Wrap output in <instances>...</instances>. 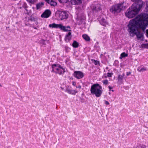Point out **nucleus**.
Returning a JSON list of instances; mask_svg holds the SVG:
<instances>
[{
  "label": "nucleus",
  "instance_id": "1",
  "mask_svg": "<svg viewBox=\"0 0 148 148\" xmlns=\"http://www.w3.org/2000/svg\"><path fill=\"white\" fill-rule=\"evenodd\" d=\"M148 25V14H144L138 15L128 25L129 33L136 35L137 38H143V33Z\"/></svg>",
  "mask_w": 148,
  "mask_h": 148
},
{
  "label": "nucleus",
  "instance_id": "2",
  "mask_svg": "<svg viewBox=\"0 0 148 148\" xmlns=\"http://www.w3.org/2000/svg\"><path fill=\"white\" fill-rule=\"evenodd\" d=\"M142 7V5H138L137 3H134L125 12L126 16L129 18H132L137 15Z\"/></svg>",
  "mask_w": 148,
  "mask_h": 148
},
{
  "label": "nucleus",
  "instance_id": "3",
  "mask_svg": "<svg viewBox=\"0 0 148 148\" xmlns=\"http://www.w3.org/2000/svg\"><path fill=\"white\" fill-rule=\"evenodd\" d=\"M90 91L92 95H95L97 97H99L102 93V87L98 84H95L91 86Z\"/></svg>",
  "mask_w": 148,
  "mask_h": 148
},
{
  "label": "nucleus",
  "instance_id": "4",
  "mask_svg": "<svg viewBox=\"0 0 148 148\" xmlns=\"http://www.w3.org/2000/svg\"><path fill=\"white\" fill-rule=\"evenodd\" d=\"M51 67L52 68V72H54L56 74L61 75L66 72L65 69L59 64H53Z\"/></svg>",
  "mask_w": 148,
  "mask_h": 148
},
{
  "label": "nucleus",
  "instance_id": "5",
  "mask_svg": "<svg viewBox=\"0 0 148 148\" xmlns=\"http://www.w3.org/2000/svg\"><path fill=\"white\" fill-rule=\"evenodd\" d=\"M123 3L122 2L112 6L110 9V11L114 15H117L121 10Z\"/></svg>",
  "mask_w": 148,
  "mask_h": 148
},
{
  "label": "nucleus",
  "instance_id": "6",
  "mask_svg": "<svg viewBox=\"0 0 148 148\" xmlns=\"http://www.w3.org/2000/svg\"><path fill=\"white\" fill-rule=\"evenodd\" d=\"M56 15L59 20L66 19L68 17V14L65 12L60 11H57Z\"/></svg>",
  "mask_w": 148,
  "mask_h": 148
},
{
  "label": "nucleus",
  "instance_id": "7",
  "mask_svg": "<svg viewBox=\"0 0 148 148\" xmlns=\"http://www.w3.org/2000/svg\"><path fill=\"white\" fill-rule=\"evenodd\" d=\"M73 76L78 79L82 78L84 76V73L80 71H75L73 74Z\"/></svg>",
  "mask_w": 148,
  "mask_h": 148
},
{
  "label": "nucleus",
  "instance_id": "8",
  "mask_svg": "<svg viewBox=\"0 0 148 148\" xmlns=\"http://www.w3.org/2000/svg\"><path fill=\"white\" fill-rule=\"evenodd\" d=\"M51 14V11L50 10H46L41 15V17L44 18L49 17Z\"/></svg>",
  "mask_w": 148,
  "mask_h": 148
},
{
  "label": "nucleus",
  "instance_id": "9",
  "mask_svg": "<svg viewBox=\"0 0 148 148\" xmlns=\"http://www.w3.org/2000/svg\"><path fill=\"white\" fill-rule=\"evenodd\" d=\"M70 29L71 28L70 26H68L66 27L63 26L62 24L61 25L60 29L64 32H70L71 30L70 29Z\"/></svg>",
  "mask_w": 148,
  "mask_h": 148
},
{
  "label": "nucleus",
  "instance_id": "10",
  "mask_svg": "<svg viewBox=\"0 0 148 148\" xmlns=\"http://www.w3.org/2000/svg\"><path fill=\"white\" fill-rule=\"evenodd\" d=\"M23 20L24 21H27V22L29 21H31L34 22L36 20V18L33 16H31L29 18L27 16H26L23 18Z\"/></svg>",
  "mask_w": 148,
  "mask_h": 148
},
{
  "label": "nucleus",
  "instance_id": "11",
  "mask_svg": "<svg viewBox=\"0 0 148 148\" xmlns=\"http://www.w3.org/2000/svg\"><path fill=\"white\" fill-rule=\"evenodd\" d=\"M61 24H56L55 23H53L52 24H50L49 25V27H52V28H59L60 29V26Z\"/></svg>",
  "mask_w": 148,
  "mask_h": 148
},
{
  "label": "nucleus",
  "instance_id": "12",
  "mask_svg": "<svg viewBox=\"0 0 148 148\" xmlns=\"http://www.w3.org/2000/svg\"><path fill=\"white\" fill-rule=\"evenodd\" d=\"M98 20L100 22L101 24L103 26H106L108 25V23L106 20L104 18H102L101 19L98 18Z\"/></svg>",
  "mask_w": 148,
  "mask_h": 148
},
{
  "label": "nucleus",
  "instance_id": "13",
  "mask_svg": "<svg viewBox=\"0 0 148 148\" xmlns=\"http://www.w3.org/2000/svg\"><path fill=\"white\" fill-rule=\"evenodd\" d=\"M71 33L69 32L66 36L65 38V40L66 42L69 41L71 38Z\"/></svg>",
  "mask_w": 148,
  "mask_h": 148
},
{
  "label": "nucleus",
  "instance_id": "14",
  "mask_svg": "<svg viewBox=\"0 0 148 148\" xmlns=\"http://www.w3.org/2000/svg\"><path fill=\"white\" fill-rule=\"evenodd\" d=\"M101 9V8L100 4H98L94 5L93 8H92V10L96 11H98L100 10Z\"/></svg>",
  "mask_w": 148,
  "mask_h": 148
},
{
  "label": "nucleus",
  "instance_id": "15",
  "mask_svg": "<svg viewBox=\"0 0 148 148\" xmlns=\"http://www.w3.org/2000/svg\"><path fill=\"white\" fill-rule=\"evenodd\" d=\"M132 1L135 2V3H137L138 5H142L143 7V5L145 4V2L142 1V0H131Z\"/></svg>",
  "mask_w": 148,
  "mask_h": 148
},
{
  "label": "nucleus",
  "instance_id": "16",
  "mask_svg": "<svg viewBox=\"0 0 148 148\" xmlns=\"http://www.w3.org/2000/svg\"><path fill=\"white\" fill-rule=\"evenodd\" d=\"M66 92L69 94H71L74 95H75V93L77 92V90L70 89H67Z\"/></svg>",
  "mask_w": 148,
  "mask_h": 148
},
{
  "label": "nucleus",
  "instance_id": "17",
  "mask_svg": "<svg viewBox=\"0 0 148 148\" xmlns=\"http://www.w3.org/2000/svg\"><path fill=\"white\" fill-rule=\"evenodd\" d=\"M146 146L143 144L138 143L135 148H146Z\"/></svg>",
  "mask_w": 148,
  "mask_h": 148
},
{
  "label": "nucleus",
  "instance_id": "18",
  "mask_svg": "<svg viewBox=\"0 0 148 148\" xmlns=\"http://www.w3.org/2000/svg\"><path fill=\"white\" fill-rule=\"evenodd\" d=\"M125 74L124 73H123L122 75H119L118 78V81L120 82H122L123 78Z\"/></svg>",
  "mask_w": 148,
  "mask_h": 148
},
{
  "label": "nucleus",
  "instance_id": "19",
  "mask_svg": "<svg viewBox=\"0 0 148 148\" xmlns=\"http://www.w3.org/2000/svg\"><path fill=\"white\" fill-rule=\"evenodd\" d=\"M48 3L50 4L51 6H54L56 5L57 4L56 2L53 1L52 0H49V1Z\"/></svg>",
  "mask_w": 148,
  "mask_h": 148
},
{
  "label": "nucleus",
  "instance_id": "20",
  "mask_svg": "<svg viewBox=\"0 0 148 148\" xmlns=\"http://www.w3.org/2000/svg\"><path fill=\"white\" fill-rule=\"evenodd\" d=\"M82 37L86 41H89L90 40L89 37L86 34H85L83 35Z\"/></svg>",
  "mask_w": 148,
  "mask_h": 148
},
{
  "label": "nucleus",
  "instance_id": "21",
  "mask_svg": "<svg viewBox=\"0 0 148 148\" xmlns=\"http://www.w3.org/2000/svg\"><path fill=\"white\" fill-rule=\"evenodd\" d=\"M78 46V43L76 41H74L72 44L73 47L74 48H77Z\"/></svg>",
  "mask_w": 148,
  "mask_h": 148
},
{
  "label": "nucleus",
  "instance_id": "22",
  "mask_svg": "<svg viewBox=\"0 0 148 148\" xmlns=\"http://www.w3.org/2000/svg\"><path fill=\"white\" fill-rule=\"evenodd\" d=\"M44 5V4L43 3H39L36 5V8L37 10L39 9L40 8H41L42 5Z\"/></svg>",
  "mask_w": 148,
  "mask_h": 148
},
{
  "label": "nucleus",
  "instance_id": "23",
  "mask_svg": "<svg viewBox=\"0 0 148 148\" xmlns=\"http://www.w3.org/2000/svg\"><path fill=\"white\" fill-rule=\"evenodd\" d=\"M127 56L128 55L125 52H123L121 54L120 58H124L126 57H127Z\"/></svg>",
  "mask_w": 148,
  "mask_h": 148
},
{
  "label": "nucleus",
  "instance_id": "24",
  "mask_svg": "<svg viewBox=\"0 0 148 148\" xmlns=\"http://www.w3.org/2000/svg\"><path fill=\"white\" fill-rule=\"evenodd\" d=\"M28 2L32 4H34L36 3L37 0H26Z\"/></svg>",
  "mask_w": 148,
  "mask_h": 148
},
{
  "label": "nucleus",
  "instance_id": "25",
  "mask_svg": "<svg viewBox=\"0 0 148 148\" xmlns=\"http://www.w3.org/2000/svg\"><path fill=\"white\" fill-rule=\"evenodd\" d=\"M92 62L95 65L99 64V61L94 60H92Z\"/></svg>",
  "mask_w": 148,
  "mask_h": 148
},
{
  "label": "nucleus",
  "instance_id": "26",
  "mask_svg": "<svg viewBox=\"0 0 148 148\" xmlns=\"http://www.w3.org/2000/svg\"><path fill=\"white\" fill-rule=\"evenodd\" d=\"M102 82L104 85H107L108 84V81L107 79H106L103 81Z\"/></svg>",
  "mask_w": 148,
  "mask_h": 148
},
{
  "label": "nucleus",
  "instance_id": "27",
  "mask_svg": "<svg viewBox=\"0 0 148 148\" xmlns=\"http://www.w3.org/2000/svg\"><path fill=\"white\" fill-rule=\"evenodd\" d=\"M23 7L27 11H28V10L27 9V5L26 4L24 3L23 5Z\"/></svg>",
  "mask_w": 148,
  "mask_h": 148
},
{
  "label": "nucleus",
  "instance_id": "28",
  "mask_svg": "<svg viewBox=\"0 0 148 148\" xmlns=\"http://www.w3.org/2000/svg\"><path fill=\"white\" fill-rule=\"evenodd\" d=\"M113 73H107V77H111L113 75Z\"/></svg>",
  "mask_w": 148,
  "mask_h": 148
},
{
  "label": "nucleus",
  "instance_id": "29",
  "mask_svg": "<svg viewBox=\"0 0 148 148\" xmlns=\"http://www.w3.org/2000/svg\"><path fill=\"white\" fill-rule=\"evenodd\" d=\"M143 45L145 47L148 48V44H144Z\"/></svg>",
  "mask_w": 148,
  "mask_h": 148
},
{
  "label": "nucleus",
  "instance_id": "30",
  "mask_svg": "<svg viewBox=\"0 0 148 148\" xmlns=\"http://www.w3.org/2000/svg\"><path fill=\"white\" fill-rule=\"evenodd\" d=\"M146 35L147 37H148V29L146 30Z\"/></svg>",
  "mask_w": 148,
  "mask_h": 148
},
{
  "label": "nucleus",
  "instance_id": "31",
  "mask_svg": "<svg viewBox=\"0 0 148 148\" xmlns=\"http://www.w3.org/2000/svg\"><path fill=\"white\" fill-rule=\"evenodd\" d=\"M131 73V72H127L126 73V75L127 76H129L130 74Z\"/></svg>",
  "mask_w": 148,
  "mask_h": 148
},
{
  "label": "nucleus",
  "instance_id": "32",
  "mask_svg": "<svg viewBox=\"0 0 148 148\" xmlns=\"http://www.w3.org/2000/svg\"><path fill=\"white\" fill-rule=\"evenodd\" d=\"M105 103L107 105H108L109 104V102L106 101H105Z\"/></svg>",
  "mask_w": 148,
  "mask_h": 148
},
{
  "label": "nucleus",
  "instance_id": "33",
  "mask_svg": "<svg viewBox=\"0 0 148 148\" xmlns=\"http://www.w3.org/2000/svg\"><path fill=\"white\" fill-rule=\"evenodd\" d=\"M145 71L146 70V69L144 68H142L141 70H140V71Z\"/></svg>",
  "mask_w": 148,
  "mask_h": 148
},
{
  "label": "nucleus",
  "instance_id": "34",
  "mask_svg": "<svg viewBox=\"0 0 148 148\" xmlns=\"http://www.w3.org/2000/svg\"><path fill=\"white\" fill-rule=\"evenodd\" d=\"M108 87L110 89L109 91H111V89H112V88L110 86H108Z\"/></svg>",
  "mask_w": 148,
  "mask_h": 148
},
{
  "label": "nucleus",
  "instance_id": "35",
  "mask_svg": "<svg viewBox=\"0 0 148 148\" xmlns=\"http://www.w3.org/2000/svg\"><path fill=\"white\" fill-rule=\"evenodd\" d=\"M72 84H73V85L74 86H75L76 85V83L75 82H72Z\"/></svg>",
  "mask_w": 148,
  "mask_h": 148
},
{
  "label": "nucleus",
  "instance_id": "36",
  "mask_svg": "<svg viewBox=\"0 0 148 148\" xmlns=\"http://www.w3.org/2000/svg\"><path fill=\"white\" fill-rule=\"evenodd\" d=\"M76 88H81V86L80 85H79V86H77Z\"/></svg>",
  "mask_w": 148,
  "mask_h": 148
},
{
  "label": "nucleus",
  "instance_id": "37",
  "mask_svg": "<svg viewBox=\"0 0 148 148\" xmlns=\"http://www.w3.org/2000/svg\"><path fill=\"white\" fill-rule=\"evenodd\" d=\"M46 1H47V2L49 1V0H45Z\"/></svg>",
  "mask_w": 148,
  "mask_h": 148
},
{
  "label": "nucleus",
  "instance_id": "38",
  "mask_svg": "<svg viewBox=\"0 0 148 148\" xmlns=\"http://www.w3.org/2000/svg\"><path fill=\"white\" fill-rule=\"evenodd\" d=\"M0 87H1V86H2L1 85V84H0Z\"/></svg>",
  "mask_w": 148,
  "mask_h": 148
},
{
  "label": "nucleus",
  "instance_id": "39",
  "mask_svg": "<svg viewBox=\"0 0 148 148\" xmlns=\"http://www.w3.org/2000/svg\"><path fill=\"white\" fill-rule=\"evenodd\" d=\"M147 8H148V6H147Z\"/></svg>",
  "mask_w": 148,
  "mask_h": 148
},
{
  "label": "nucleus",
  "instance_id": "40",
  "mask_svg": "<svg viewBox=\"0 0 148 148\" xmlns=\"http://www.w3.org/2000/svg\"><path fill=\"white\" fill-rule=\"evenodd\" d=\"M112 91H113V90H112Z\"/></svg>",
  "mask_w": 148,
  "mask_h": 148
},
{
  "label": "nucleus",
  "instance_id": "41",
  "mask_svg": "<svg viewBox=\"0 0 148 148\" xmlns=\"http://www.w3.org/2000/svg\"><path fill=\"white\" fill-rule=\"evenodd\" d=\"M21 75H23V74H21Z\"/></svg>",
  "mask_w": 148,
  "mask_h": 148
},
{
  "label": "nucleus",
  "instance_id": "42",
  "mask_svg": "<svg viewBox=\"0 0 148 148\" xmlns=\"http://www.w3.org/2000/svg\"><path fill=\"white\" fill-rule=\"evenodd\" d=\"M144 40V39H142V40Z\"/></svg>",
  "mask_w": 148,
  "mask_h": 148
}]
</instances>
